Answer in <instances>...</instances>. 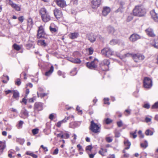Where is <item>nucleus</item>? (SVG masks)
I'll list each match as a JSON object with an SVG mask.
<instances>
[{
	"mask_svg": "<svg viewBox=\"0 0 158 158\" xmlns=\"http://www.w3.org/2000/svg\"><path fill=\"white\" fill-rule=\"evenodd\" d=\"M146 13V10L142 6H137L133 10V14L134 16L142 17Z\"/></svg>",
	"mask_w": 158,
	"mask_h": 158,
	"instance_id": "nucleus-1",
	"label": "nucleus"
},
{
	"mask_svg": "<svg viewBox=\"0 0 158 158\" xmlns=\"http://www.w3.org/2000/svg\"><path fill=\"white\" fill-rule=\"evenodd\" d=\"M151 14L153 20L155 22H158V14L155 12V10H152L150 12Z\"/></svg>",
	"mask_w": 158,
	"mask_h": 158,
	"instance_id": "nucleus-14",
	"label": "nucleus"
},
{
	"mask_svg": "<svg viewBox=\"0 0 158 158\" xmlns=\"http://www.w3.org/2000/svg\"><path fill=\"white\" fill-rule=\"evenodd\" d=\"M107 31L109 34L115 35L114 33L115 32V30L113 27L110 26H109L107 27Z\"/></svg>",
	"mask_w": 158,
	"mask_h": 158,
	"instance_id": "nucleus-16",
	"label": "nucleus"
},
{
	"mask_svg": "<svg viewBox=\"0 0 158 158\" xmlns=\"http://www.w3.org/2000/svg\"><path fill=\"white\" fill-rule=\"evenodd\" d=\"M64 139H67L69 137V135L67 133H65L63 135Z\"/></svg>",
	"mask_w": 158,
	"mask_h": 158,
	"instance_id": "nucleus-52",
	"label": "nucleus"
},
{
	"mask_svg": "<svg viewBox=\"0 0 158 158\" xmlns=\"http://www.w3.org/2000/svg\"><path fill=\"white\" fill-rule=\"evenodd\" d=\"M45 33L44 32V28L42 26H40L39 27L38 31L37 37L38 38H44Z\"/></svg>",
	"mask_w": 158,
	"mask_h": 158,
	"instance_id": "nucleus-8",
	"label": "nucleus"
},
{
	"mask_svg": "<svg viewBox=\"0 0 158 158\" xmlns=\"http://www.w3.org/2000/svg\"><path fill=\"white\" fill-rule=\"evenodd\" d=\"M47 94L46 93H43V94H39L38 93H37V95L38 97H41V98L42 97H44L45 96L47 95Z\"/></svg>",
	"mask_w": 158,
	"mask_h": 158,
	"instance_id": "nucleus-40",
	"label": "nucleus"
},
{
	"mask_svg": "<svg viewBox=\"0 0 158 158\" xmlns=\"http://www.w3.org/2000/svg\"><path fill=\"white\" fill-rule=\"evenodd\" d=\"M13 47L15 49L19 51L20 49V47L16 44L13 45Z\"/></svg>",
	"mask_w": 158,
	"mask_h": 158,
	"instance_id": "nucleus-38",
	"label": "nucleus"
},
{
	"mask_svg": "<svg viewBox=\"0 0 158 158\" xmlns=\"http://www.w3.org/2000/svg\"><path fill=\"white\" fill-rule=\"evenodd\" d=\"M56 2L57 5L61 7H64L66 6V2L63 0H56Z\"/></svg>",
	"mask_w": 158,
	"mask_h": 158,
	"instance_id": "nucleus-19",
	"label": "nucleus"
},
{
	"mask_svg": "<svg viewBox=\"0 0 158 158\" xmlns=\"http://www.w3.org/2000/svg\"><path fill=\"white\" fill-rule=\"evenodd\" d=\"M98 62V59L95 58L94 60L91 61V62H87L86 64V66L89 69H94L97 67Z\"/></svg>",
	"mask_w": 158,
	"mask_h": 158,
	"instance_id": "nucleus-3",
	"label": "nucleus"
},
{
	"mask_svg": "<svg viewBox=\"0 0 158 158\" xmlns=\"http://www.w3.org/2000/svg\"><path fill=\"white\" fill-rule=\"evenodd\" d=\"M74 63L79 64V63H80L81 62V61L80 60V59H78V58H76V59H74Z\"/></svg>",
	"mask_w": 158,
	"mask_h": 158,
	"instance_id": "nucleus-44",
	"label": "nucleus"
},
{
	"mask_svg": "<svg viewBox=\"0 0 158 158\" xmlns=\"http://www.w3.org/2000/svg\"><path fill=\"white\" fill-rule=\"evenodd\" d=\"M130 135L133 136V137L134 138H135L137 137V135H136V134H135L133 132H131Z\"/></svg>",
	"mask_w": 158,
	"mask_h": 158,
	"instance_id": "nucleus-61",
	"label": "nucleus"
},
{
	"mask_svg": "<svg viewBox=\"0 0 158 158\" xmlns=\"http://www.w3.org/2000/svg\"><path fill=\"white\" fill-rule=\"evenodd\" d=\"M106 140L108 143H111L112 141V139L110 137H106Z\"/></svg>",
	"mask_w": 158,
	"mask_h": 158,
	"instance_id": "nucleus-42",
	"label": "nucleus"
},
{
	"mask_svg": "<svg viewBox=\"0 0 158 158\" xmlns=\"http://www.w3.org/2000/svg\"><path fill=\"white\" fill-rule=\"evenodd\" d=\"M58 149L57 148L55 149L54 152H53V155H57L58 154Z\"/></svg>",
	"mask_w": 158,
	"mask_h": 158,
	"instance_id": "nucleus-51",
	"label": "nucleus"
},
{
	"mask_svg": "<svg viewBox=\"0 0 158 158\" xmlns=\"http://www.w3.org/2000/svg\"><path fill=\"white\" fill-rule=\"evenodd\" d=\"M17 141L20 144H23L24 143V140L21 139H17Z\"/></svg>",
	"mask_w": 158,
	"mask_h": 158,
	"instance_id": "nucleus-43",
	"label": "nucleus"
},
{
	"mask_svg": "<svg viewBox=\"0 0 158 158\" xmlns=\"http://www.w3.org/2000/svg\"><path fill=\"white\" fill-rule=\"evenodd\" d=\"M13 97L16 100H18L19 97V92L14 90L13 91Z\"/></svg>",
	"mask_w": 158,
	"mask_h": 158,
	"instance_id": "nucleus-25",
	"label": "nucleus"
},
{
	"mask_svg": "<svg viewBox=\"0 0 158 158\" xmlns=\"http://www.w3.org/2000/svg\"><path fill=\"white\" fill-rule=\"evenodd\" d=\"M153 46L156 48L158 49V39L154 40Z\"/></svg>",
	"mask_w": 158,
	"mask_h": 158,
	"instance_id": "nucleus-31",
	"label": "nucleus"
},
{
	"mask_svg": "<svg viewBox=\"0 0 158 158\" xmlns=\"http://www.w3.org/2000/svg\"><path fill=\"white\" fill-rule=\"evenodd\" d=\"M40 13L41 15V17L48 14L47 10L44 8L41 9L40 10Z\"/></svg>",
	"mask_w": 158,
	"mask_h": 158,
	"instance_id": "nucleus-21",
	"label": "nucleus"
},
{
	"mask_svg": "<svg viewBox=\"0 0 158 158\" xmlns=\"http://www.w3.org/2000/svg\"><path fill=\"white\" fill-rule=\"evenodd\" d=\"M30 156H32L34 158H37V156L36 154H35L32 153H30Z\"/></svg>",
	"mask_w": 158,
	"mask_h": 158,
	"instance_id": "nucleus-59",
	"label": "nucleus"
},
{
	"mask_svg": "<svg viewBox=\"0 0 158 158\" xmlns=\"http://www.w3.org/2000/svg\"><path fill=\"white\" fill-rule=\"evenodd\" d=\"M77 147L78 148L79 150V151H81V150H83V149L82 148V146L80 145V144H78L77 145Z\"/></svg>",
	"mask_w": 158,
	"mask_h": 158,
	"instance_id": "nucleus-58",
	"label": "nucleus"
},
{
	"mask_svg": "<svg viewBox=\"0 0 158 158\" xmlns=\"http://www.w3.org/2000/svg\"><path fill=\"white\" fill-rule=\"evenodd\" d=\"M54 116L53 114H50L49 116V118L51 120H52L53 119Z\"/></svg>",
	"mask_w": 158,
	"mask_h": 158,
	"instance_id": "nucleus-60",
	"label": "nucleus"
},
{
	"mask_svg": "<svg viewBox=\"0 0 158 158\" xmlns=\"http://www.w3.org/2000/svg\"><path fill=\"white\" fill-rule=\"evenodd\" d=\"M120 136V134L119 132L116 131L115 132V136L116 137H119Z\"/></svg>",
	"mask_w": 158,
	"mask_h": 158,
	"instance_id": "nucleus-47",
	"label": "nucleus"
},
{
	"mask_svg": "<svg viewBox=\"0 0 158 158\" xmlns=\"http://www.w3.org/2000/svg\"><path fill=\"white\" fill-rule=\"evenodd\" d=\"M43 21L44 22H47L50 20V16L48 14L46 15L41 17Z\"/></svg>",
	"mask_w": 158,
	"mask_h": 158,
	"instance_id": "nucleus-20",
	"label": "nucleus"
},
{
	"mask_svg": "<svg viewBox=\"0 0 158 158\" xmlns=\"http://www.w3.org/2000/svg\"><path fill=\"white\" fill-rule=\"evenodd\" d=\"M110 63L108 60L105 59L101 62V64L102 66H108Z\"/></svg>",
	"mask_w": 158,
	"mask_h": 158,
	"instance_id": "nucleus-24",
	"label": "nucleus"
},
{
	"mask_svg": "<svg viewBox=\"0 0 158 158\" xmlns=\"http://www.w3.org/2000/svg\"><path fill=\"white\" fill-rule=\"evenodd\" d=\"M117 125L119 127H121L122 126V122L121 121L117 122Z\"/></svg>",
	"mask_w": 158,
	"mask_h": 158,
	"instance_id": "nucleus-63",
	"label": "nucleus"
},
{
	"mask_svg": "<svg viewBox=\"0 0 158 158\" xmlns=\"http://www.w3.org/2000/svg\"><path fill=\"white\" fill-rule=\"evenodd\" d=\"M40 147L45 151L47 152L48 151V149L47 148V147H44L43 145H41Z\"/></svg>",
	"mask_w": 158,
	"mask_h": 158,
	"instance_id": "nucleus-56",
	"label": "nucleus"
},
{
	"mask_svg": "<svg viewBox=\"0 0 158 158\" xmlns=\"http://www.w3.org/2000/svg\"><path fill=\"white\" fill-rule=\"evenodd\" d=\"M28 25L29 26H31L32 25V20L31 18H29L28 20Z\"/></svg>",
	"mask_w": 158,
	"mask_h": 158,
	"instance_id": "nucleus-35",
	"label": "nucleus"
},
{
	"mask_svg": "<svg viewBox=\"0 0 158 158\" xmlns=\"http://www.w3.org/2000/svg\"><path fill=\"white\" fill-rule=\"evenodd\" d=\"M50 29L51 32L52 33H55L57 32V29L55 28L52 27L51 26L50 27Z\"/></svg>",
	"mask_w": 158,
	"mask_h": 158,
	"instance_id": "nucleus-36",
	"label": "nucleus"
},
{
	"mask_svg": "<svg viewBox=\"0 0 158 158\" xmlns=\"http://www.w3.org/2000/svg\"><path fill=\"white\" fill-rule=\"evenodd\" d=\"M145 135H152L153 134V132L149 130L148 129L147 130H146L145 132Z\"/></svg>",
	"mask_w": 158,
	"mask_h": 158,
	"instance_id": "nucleus-32",
	"label": "nucleus"
},
{
	"mask_svg": "<svg viewBox=\"0 0 158 158\" xmlns=\"http://www.w3.org/2000/svg\"><path fill=\"white\" fill-rule=\"evenodd\" d=\"M145 32L146 34L150 37H153L155 36L154 33L153 29L149 27L146 29Z\"/></svg>",
	"mask_w": 158,
	"mask_h": 158,
	"instance_id": "nucleus-10",
	"label": "nucleus"
},
{
	"mask_svg": "<svg viewBox=\"0 0 158 158\" xmlns=\"http://www.w3.org/2000/svg\"><path fill=\"white\" fill-rule=\"evenodd\" d=\"M99 127L98 125L92 121L91 122V125L89 127V129L94 133H97L99 132L98 130Z\"/></svg>",
	"mask_w": 158,
	"mask_h": 158,
	"instance_id": "nucleus-4",
	"label": "nucleus"
},
{
	"mask_svg": "<svg viewBox=\"0 0 158 158\" xmlns=\"http://www.w3.org/2000/svg\"><path fill=\"white\" fill-rule=\"evenodd\" d=\"M102 54L107 57L113 55V52L112 51L110 48H105L101 51Z\"/></svg>",
	"mask_w": 158,
	"mask_h": 158,
	"instance_id": "nucleus-5",
	"label": "nucleus"
},
{
	"mask_svg": "<svg viewBox=\"0 0 158 158\" xmlns=\"http://www.w3.org/2000/svg\"><path fill=\"white\" fill-rule=\"evenodd\" d=\"M54 71V67L52 65L51 66L50 70H48L47 72H45V75L46 76H49L52 73H53Z\"/></svg>",
	"mask_w": 158,
	"mask_h": 158,
	"instance_id": "nucleus-22",
	"label": "nucleus"
},
{
	"mask_svg": "<svg viewBox=\"0 0 158 158\" xmlns=\"http://www.w3.org/2000/svg\"><path fill=\"white\" fill-rule=\"evenodd\" d=\"M151 119L149 118L146 117L145 118V121L147 123H148V122H151Z\"/></svg>",
	"mask_w": 158,
	"mask_h": 158,
	"instance_id": "nucleus-50",
	"label": "nucleus"
},
{
	"mask_svg": "<svg viewBox=\"0 0 158 158\" xmlns=\"http://www.w3.org/2000/svg\"><path fill=\"white\" fill-rule=\"evenodd\" d=\"M38 44L39 45L45 47L47 46V44L45 42L44 40H39Z\"/></svg>",
	"mask_w": 158,
	"mask_h": 158,
	"instance_id": "nucleus-28",
	"label": "nucleus"
},
{
	"mask_svg": "<svg viewBox=\"0 0 158 158\" xmlns=\"http://www.w3.org/2000/svg\"><path fill=\"white\" fill-rule=\"evenodd\" d=\"M87 37L88 40L92 43L94 42L96 40V36L93 33L87 35Z\"/></svg>",
	"mask_w": 158,
	"mask_h": 158,
	"instance_id": "nucleus-15",
	"label": "nucleus"
},
{
	"mask_svg": "<svg viewBox=\"0 0 158 158\" xmlns=\"http://www.w3.org/2000/svg\"><path fill=\"white\" fill-rule=\"evenodd\" d=\"M109 100V98H105L104 99V103L105 104H108V105L110 104L109 102H107V101H108Z\"/></svg>",
	"mask_w": 158,
	"mask_h": 158,
	"instance_id": "nucleus-53",
	"label": "nucleus"
},
{
	"mask_svg": "<svg viewBox=\"0 0 158 158\" xmlns=\"http://www.w3.org/2000/svg\"><path fill=\"white\" fill-rule=\"evenodd\" d=\"M123 9L124 8L123 6H121L117 10V12H122L123 11Z\"/></svg>",
	"mask_w": 158,
	"mask_h": 158,
	"instance_id": "nucleus-48",
	"label": "nucleus"
},
{
	"mask_svg": "<svg viewBox=\"0 0 158 158\" xmlns=\"http://www.w3.org/2000/svg\"><path fill=\"white\" fill-rule=\"evenodd\" d=\"M133 17L131 16H129L127 18V20L128 21H131L133 19Z\"/></svg>",
	"mask_w": 158,
	"mask_h": 158,
	"instance_id": "nucleus-62",
	"label": "nucleus"
},
{
	"mask_svg": "<svg viewBox=\"0 0 158 158\" xmlns=\"http://www.w3.org/2000/svg\"><path fill=\"white\" fill-rule=\"evenodd\" d=\"M132 57L134 60L136 62H139L140 60H143L145 58L143 55L140 54H133Z\"/></svg>",
	"mask_w": 158,
	"mask_h": 158,
	"instance_id": "nucleus-6",
	"label": "nucleus"
},
{
	"mask_svg": "<svg viewBox=\"0 0 158 158\" xmlns=\"http://www.w3.org/2000/svg\"><path fill=\"white\" fill-rule=\"evenodd\" d=\"M18 19L19 21L21 23L23 22V16H21L19 17Z\"/></svg>",
	"mask_w": 158,
	"mask_h": 158,
	"instance_id": "nucleus-55",
	"label": "nucleus"
},
{
	"mask_svg": "<svg viewBox=\"0 0 158 158\" xmlns=\"http://www.w3.org/2000/svg\"><path fill=\"white\" fill-rule=\"evenodd\" d=\"M150 105L148 103H146L144 105L143 107L144 108H145L146 109H148L150 108Z\"/></svg>",
	"mask_w": 158,
	"mask_h": 158,
	"instance_id": "nucleus-46",
	"label": "nucleus"
},
{
	"mask_svg": "<svg viewBox=\"0 0 158 158\" xmlns=\"http://www.w3.org/2000/svg\"><path fill=\"white\" fill-rule=\"evenodd\" d=\"M21 113L24 114L26 116H28V113L27 111L25 109H23L21 110Z\"/></svg>",
	"mask_w": 158,
	"mask_h": 158,
	"instance_id": "nucleus-30",
	"label": "nucleus"
},
{
	"mask_svg": "<svg viewBox=\"0 0 158 158\" xmlns=\"http://www.w3.org/2000/svg\"><path fill=\"white\" fill-rule=\"evenodd\" d=\"M140 38L139 36L137 34H132L129 37L130 40L132 42L135 41Z\"/></svg>",
	"mask_w": 158,
	"mask_h": 158,
	"instance_id": "nucleus-12",
	"label": "nucleus"
},
{
	"mask_svg": "<svg viewBox=\"0 0 158 158\" xmlns=\"http://www.w3.org/2000/svg\"><path fill=\"white\" fill-rule=\"evenodd\" d=\"M70 73L71 74V75L74 76L76 75L77 73V69L75 68L73 69L70 72Z\"/></svg>",
	"mask_w": 158,
	"mask_h": 158,
	"instance_id": "nucleus-33",
	"label": "nucleus"
},
{
	"mask_svg": "<svg viewBox=\"0 0 158 158\" xmlns=\"http://www.w3.org/2000/svg\"><path fill=\"white\" fill-rule=\"evenodd\" d=\"M23 102L25 104L27 103V102H26V100L25 98H23L22 99V101L20 102Z\"/></svg>",
	"mask_w": 158,
	"mask_h": 158,
	"instance_id": "nucleus-64",
	"label": "nucleus"
},
{
	"mask_svg": "<svg viewBox=\"0 0 158 158\" xmlns=\"http://www.w3.org/2000/svg\"><path fill=\"white\" fill-rule=\"evenodd\" d=\"M70 118V117H65L63 120L60 121L57 123L56 126L58 127H60L61 126V125L63 123H65L67 121L69 120Z\"/></svg>",
	"mask_w": 158,
	"mask_h": 158,
	"instance_id": "nucleus-17",
	"label": "nucleus"
},
{
	"mask_svg": "<svg viewBox=\"0 0 158 158\" xmlns=\"http://www.w3.org/2000/svg\"><path fill=\"white\" fill-rule=\"evenodd\" d=\"M89 55H92L93 53V49L91 48H90L89 49Z\"/></svg>",
	"mask_w": 158,
	"mask_h": 158,
	"instance_id": "nucleus-54",
	"label": "nucleus"
},
{
	"mask_svg": "<svg viewBox=\"0 0 158 158\" xmlns=\"http://www.w3.org/2000/svg\"><path fill=\"white\" fill-rule=\"evenodd\" d=\"M140 146L141 147L145 148L148 146V143L146 140H145L143 143H141Z\"/></svg>",
	"mask_w": 158,
	"mask_h": 158,
	"instance_id": "nucleus-29",
	"label": "nucleus"
},
{
	"mask_svg": "<svg viewBox=\"0 0 158 158\" xmlns=\"http://www.w3.org/2000/svg\"><path fill=\"white\" fill-rule=\"evenodd\" d=\"M54 15L56 18H59L62 15L61 11L58 9H55L54 10Z\"/></svg>",
	"mask_w": 158,
	"mask_h": 158,
	"instance_id": "nucleus-13",
	"label": "nucleus"
},
{
	"mask_svg": "<svg viewBox=\"0 0 158 158\" xmlns=\"http://www.w3.org/2000/svg\"><path fill=\"white\" fill-rule=\"evenodd\" d=\"M57 137H60L61 139L64 138V135H61V134H59L57 135Z\"/></svg>",
	"mask_w": 158,
	"mask_h": 158,
	"instance_id": "nucleus-57",
	"label": "nucleus"
},
{
	"mask_svg": "<svg viewBox=\"0 0 158 158\" xmlns=\"http://www.w3.org/2000/svg\"><path fill=\"white\" fill-rule=\"evenodd\" d=\"M79 34L77 33H71L69 35V37L72 39H74L78 36Z\"/></svg>",
	"mask_w": 158,
	"mask_h": 158,
	"instance_id": "nucleus-23",
	"label": "nucleus"
},
{
	"mask_svg": "<svg viewBox=\"0 0 158 158\" xmlns=\"http://www.w3.org/2000/svg\"><path fill=\"white\" fill-rule=\"evenodd\" d=\"M130 55V54L129 53H127L124 55V56H120L119 54H118L117 55L118 56L120 57V59H123L124 57H128V56Z\"/></svg>",
	"mask_w": 158,
	"mask_h": 158,
	"instance_id": "nucleus-39",
	"label": "nucleus"
},
{
	"mask_svg": "<svg viewBox=\"0 0 158 158\" xmlns=\"http://www.w3.org/2000/svg\"><path fill=\"white\" fill-rule=\"evenodd\" d=\"M101 0H92V8L96 9L100 5Z\"/></svg>",
	"mask_w": 158,
	"mask_h": 158,
	"instance_id": "nucleus-9",
	"label": "nucleus"
},
{
	"mask_svg": "<svg viewBox=\"0 0 158 158\" xmlns=\"http://www.w3.org/2000/svg\"><path fill=\"white\" fill-rule=\"evenodd\" d=\"M152 109H158V102H156L154 103L152 106Z\"/></svg>",
	"mask_w": 158,
	"mask_h": 158,
	"instance_id": "nucleus-37",
	"label": "nucleus"
},
{
	"mask_svg": "<svg viewBox=\"0 0 158 158\" xmlns=\"http://www.w3.org/2000/svg\"><path fill=\"white\" fill-rule=\"evenodd\" d=\"M110 9L108 7H104L102 11V15L104 16L107 15L110 12Z\"/></svg>",
	"mask_w": 158,
	"mask_h": 158,
	"instance_id": "nucleus-18",
	"label": "nucleus"
},
{
	"mask_svg": "<svg viewBox=\"0 0 158 158\" xmlns=\"http://www.w3.org/2000/svg\"><path fill=\"white\" fill-rule=\"evenodd\" d=\"M6 2L7 4L11 6L12 7L17 11H19L20 10V6L18 5H17L14 3L13 1L11 0H6Z\"/></svg>",
	"mask_w": 158,
	"mask_h": 158,
	"instance_id": "nucleus-7",
	"label": "nucleus"
},
{
	"mask_svg": "<svg viewBox=\"0 0 158 158\" xmlns=\"http://www.w3.org/2000/svg\"><path fill=\"white\" fill-rule=\"evenodd\" d=\"M119 42V40L117 39H113L110 41V44L111 45H114L117 44Z\"/></svg>",
	"mask_w": 158,
	"mask_h": 158,
	"instance_id": "nucleus-27",
	"label": "nucleus"
},
{
	"mask_svg": "<svg viewBox=\"0 0 158 158\" xmlns=\"http://www.w3.org/2000/svg\"><path fill=\"white\" fill-rule=\"evenodd\" d=\"M34 109L35 110L39 111L43 109V105L42 103L40 102H36L35 103L34 106Z\"/></svg>",
	"mask_w": 158,
	"mask_h": 158,
	"instance_id": "nucleus-11",
	"label": "nucleus"
},
{
	"mask_svg": "<svg viewBox=\"0 0 158 158\" xmlns=\"http://www.w3.org/2000/svg\"><path fill=\"white\" fill-rule=\"evenodd\" d=\"M143 86L144 88L149 89L152 86V80L148 77H145L143 80Z\"/></svg>",
	"mask_w": 158,
	"mask_h": 158,
	"instance_id": "nucleus-2",
	"label": "nucleus"
},
{
	"mask_svg": "<svg viewBox=\"0 0 158 158\" xmlns=\"http://www.w3.org/2000/svg\"><path fill=\"white\" fill-rule=\"evenodd\" d=\"M105 122L107 124H109L111 123L112 122V120L109 118H107L105 119Z\"/></svg>",
	"mask_w": 158,
	"mask_h": 158,
	"instance_id": "nucleus-41",
	"label": "nucleus"
},
{
	"mask_svg": "<svg viewBox=\"0 0 158 158\" xmlns=\"http://www.w3.org/2000/svg\"><path fill=\"white\" fill-rule=\"evenodd\" d=\"M124 143L125 146H127V147H126L125 148V149H128L130 148L131 143L128 140H125V141L124 142Z\"/></svg>",
	"mask_w": 158,
	"mask_h": 158,
	"instance_id": "nucleus-26",
	"label": "nucleus"
},
{
	"mask_svg": "<svg viewBox=\"0 0 158 158\" xmlns=\"http://www.w3.org/2000/svg\"><path fill=\"white\" fill-rule=\"evenodd\" d=\"M92 146L91 145H89L87 146L86 148V150H89L91 151V149H92Z\"/></svg>",
	"mask_w": 158,
	"mask_h": 158,
	"instance_id": "nucleus-49",
	"label": "nucleus"
},
{
	"mask_svg": "<svg viewBox=\"0 0 158 158\" xmlns=\"http://www.w3.org/2000/svg\"><path fill=\"white\" fill-rule=\"evenodd\" d=\"M15 84L19 86L21 84L20 79L19 78H18V79H17L16 81H15Z\"/></svg>",
	"mask_w": 158,
	"mask_h": 158,
	"instance_id": "nucleus-45",
	"label": "nucleus"
},
{
	"mask_svg": "<svg viewBox=\"0 0 158 158\" xmlns=\"http://www.w3.org/2000/svg\"><path fill=\"white\" fill-rule=\"evenodd\" d=\"M39 129L38 128H35L32 129V132L34 135L37 134L39 132Z\"/></svg>",
	"mask_w": 158,
	"mask_h": 158,
	"instance_id": "nucleus-34",
	"label": "nucleus"
}]
</instances>
